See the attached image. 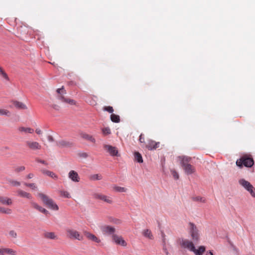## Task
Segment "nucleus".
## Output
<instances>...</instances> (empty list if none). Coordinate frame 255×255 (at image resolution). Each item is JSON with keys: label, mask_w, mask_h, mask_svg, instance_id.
<instances>
[{"label": "nucleus", "mask_w": 255, "mask_h": 255, "mask_svg": "<svg viewBox=\"0 0 255 255\" xmlns=\"http://www.w3.org/2000/svg\"><path fill=\"white\" fill-rule=\"evenodd\" d=\"M24 185L27 187L31 188L33 190H36L37 189V187L35 183H24Z\"/></svg>", "instance_id": "nucleus-35"}, {"label": "nucleus", "mask_w": 255, "mask_h": 255, "mask_svg": "<svg viewBox=\"0 0 255 255\" xmlns=\"http://www.w3.org/2000/svg\"><path fill=\"white\" fill-rule=\"evenodd\" d=\"M79 156L81 157L86 158L88 156V154L86 152H81L79 153Z\"/></svg>", "instance_id": "nucleus-46"}, {"label": "nucleus", "mask_w": 255, "mask_h": 255, "mask_svg": "<svg viewBox=\"0 0 255 255\" xmlns=\"http://www.w3.org/2000/svg\"><path fill=\"white\" fill-rule=\"evenodd\" d=\"M68 177L74 182H78L80 181V177L78 173L74 170L69 171Z\"/></svg>", "instance_id": "nucleus-15"}, {"label": "nucleus", "mask_w": 255, "mask_h": 255, "mask_svg": "<svg viewBox=\"0 0 255 255\" xmlns=\"http://www.w3.org/2000/svg\"><path fill=\"white\" fill-rule=\"evenodd\" d=\"M10 112L5 109H0V115L1 116H6L7 117L10 116Z\"/></svg>", "instance_id": "nucleus-33"}, {"label": "nucleus", "mask_w": 255, "mask_h": 255, "mask_svg": "<svg viewBox=\"0 0 255 255\" xmlns=\"http://www.w3.org/2000/svg\"><path fill=\"white\" fill-rule=\"evenodd\" d=\"M17 252L9 248L2 247L0 248V255H16Z\"/></svg>", "instance_id": "nucleus-11"}, {"label": "nucleus", "mask_w": 255, "mask_h": 255, "mask_svg": "<svg viewBox=\"0 0 255 255\" xmlns=\"http://www.w3.org/2000/svg\"><path fill=\"white\" fill-rule=\"evenodd\" d=\"M47 139L49 142H53L54 141V139L53 137V136L51 135H48L47 136Z\"/></svg>", "instance_id": "nucleus-50"}, {"label": "nucleus", "mask_w": 255, "mask_h": 255, "mask_svg": "<svg viewBox=\"0 0 255 255\" xmlns=\"http://www.w3.org/2000/svg\"><path fill=\"white\" fill-rule=\"evenodd\" d=\"M56 145L60 148L69 147L73 145L72 142L65 140H60L56 142Z\"/></svg>", "instance_id": "nucleus-14"}, {"label": "nucleus", "mask_w": 255, "mask_h": 255, "mask_svg": "<svg viewBox=\"0 0 255 255\" xmlns=\"http://www.w3.org/2000/svg\"><path fill=\"white\" fill-rule=\"evenodd\" d=\"M171 173L175 179H178L179 178L178 173L175 170L171 169Z\"/></svg>", "instance_id": "nucleus-41"}, {"label": "nucleus", "mask_w": 255, "mask_h": 255, "mask_svg": "<svg viewBox=\"0 0 255 255\" xmlns=\"http://www.w3.org/2000/svg\"><path fill=\"white\" fill-rule=\"evenodd\" d=\"M67 237L71 239H76L79 241L83 240V236L79 233L73 229H68L66 230Z\"/></svg>", "instance_id": "nucleus-7"}, {"label": "nucleus", "mask_w": 255, "mask_h": 255, "mask_svg": "<svg viewBox=\"0 0 255 255\" xmlns=\"http://www.w3.org/2000/svg\"><path fill=\"white\" fill-rule=\"evenodd\" d=\"M0 202L3 205H10L12 204V200L7 197L0 196Z\"/></svg>", "instance_id": "nucleus-20"}, {"label": "nucleus", "mask_w": 255, "mask_h": 255, "mask_svg": "<svg viewBox=\"0 0 255 255\" xmlns=\"http://www.w3.org/2000/svg\"><path fill=\"white\" fill-rule=\"evenodd\" d=\"M104 148L106 150H107V151L110 153V154L111 156H119V153H118V150L116 147L110 145L106 144V145H104Z\"/></svg>", "instance_id": "nucleus-12"}, {"label": "nucleus", "mask_w": 255, "mask_h": 255, "mask_svg": "<svg viewBox=\"0 0 255 255\" xmlns=\"http://www.w3.org/2000/svg\"><path fill=\"white\" fill-rule=\"evenodd\" d=\"M58 99L64 103L66 98L64 97L63 95H60L58 96Z\"/></svg>", "instance_id": "nucleus-47"}, {"label": "nucleus", "mask_w": 255, "mask_h": 255, "mask_svg": "<svg viewBox=\"0 0 255 255\" xmlns=\"http://www.w3.org/2000/svg\"><path fill=\"white\" fill-rule=\"evenodd\" d=\"M40 212L43 213H44L45 214H47L49 213L48 211L47 210H46L45 209L43 208L42 209V210L40 211Z\"/></svg>", "instance_id": "nucleus-53"}, {"label": "nucleus", "mask_w": 255, "mask_h": 255, "mask_svg": "<svg viewBox=\"0 0 255 255\" xmlns=\"http://www.w3.org/2000/svg\"><path fill=\"white\" fill-rule=\"evenodd\" d=\"M25 144L27 147L32 150H38L41 148V145L37 141L26 140L25 141Z\"/></svg>", "instance_id": "nucleus-9"}, {"label": "nucleus", "mask_w": 255, "mask_h": 255, "mask_svg": "<svg viewBox=\"0 0 255 255\" xmlns=\"http://www.w3.org/2000/svg\"><path fill=\"white\" fill-rule=\"evenodd\" d=\"M100 229L103 235H115L116 229L113 227L108 225H101L100 226Z\"/></svg>", "instance_id": "nucleus-8"}, {"label": "nucleus", "mask_w": 255, "mask_h": 255, "mask_svg": "<svg viewBox=\"0 0 255 255\" xmlns=\"http://www.w3.org/2000/svg\"><path fill=\"white\" fill-rule=\"evenodd\" d=\"M192 200L194 201L199 202L201 203H205L206 202V199L200 196L193 197L192 198Z\"/></svg>", "instance_id": "nucleus-32"}, {"label": "nucleus", "mask_w": 255, "mask_h": 255, "mask_svg": "<svg viewBox=\"0 0 255 255\" xmlns=\"http://www.w3.org/2000/svg\"><path fill=\"white\" fill-rule=\"evenodd\" d=\"M41 171L43 174H45L49 177H51V178L54 179H58V176L53 172L46 169H42Z\"/></svg>", "instance_id": "nucleus-21"}, {"label": "nucleus", "mask_w": 255, "mask_h": 255, "mask_svg": "<svg viewBox=\"0 0 255 255\" xmlns=\"http://www.w3.org/2000/svg\"><path fill=\"white\" fill-rule=\"evenodd\" d=\"M0 75L3 78H4L5 80H9V78H8V77L7 76V75L6 74V73L4 72L2 69H1V68L0 67Z\"/></svg>", "instance_id": "nucleus-37"}, {"label": "nucleus", "mask_w": 255, "mask_h": 255, "mask_svg": "<svg viewBox=\"0 0 255 255\" xmlns=\"http://www.w3.org/2000/svg\"><path fill=\"white\" fill-rule=\"evenodd\" d=\"M52 108H53L54 110L58 111L60 110V107L59 105L56 104H53L51 106Z\"/></svg>", "instance_id": "nucleus-48"}, {"label": "nucleus", "mask_w": 255, "mask_h": 255, "mask_svg": "<svg viewBox=\"0 0 255 255\" xmlns=\"http://www.w3.org/2000/svg\"><path fill=\"white\" fill-rule=\"evenodd\" d=\"M24 169H25V167L22 166H20V167H17L16 169V171L17 172H20V171H23Z\"/></svg>", "instance_id": "nucleus-49"}, {"label": "nucleus", "mask_w": 255, "mask_h": 255, "mask_svg": "<svg viewBox=\"0 0 255 255\" xmlns=\"http://www.w3.org/2000/svg\"><path fill=\"white\" fill-rule=\"evenodd\" d=\"M0 212L6 214H10L12 213V211L10 209L0 207Z\"/></svg>", "instance_id": "nucleus-31"}, {"label": "nucleus", "mask_w": 255, "mask_h": 255, "mask_svg": "<svg viewBox=\"0 0 255 255\" xmlns=\"http://www.w3.org/2000/svg\"><path fill=\"white\" fill-rule=\"evenodd\" d=\"M111 120L114 123H118L120 122V116L114 114L111 115Z\"/></svg>", "instance_id": "nucleus-28"}, {"label": "nucleus", "mask_w": 255, "mask_h": 255, "mask_svg": "<svg viewBox=\"0 0 255 255\" xmlns=\"http://www.w3.org/2000/svg\"><path fill=\"white\" fill-rule=\"evenodd\" d=\"M17 192L18 196H19L21 197L26 198L29 199H30L32 198V196L30 193H27L25 191H24L22 190L19 189L17 190Z\"/></svg>", "instance_id": "nucleus-19"}, {"label": "nucleus", "mask_w": 255, "mask_h": 255, "mask_svg": "<svg viewBox=\"0 0 255 255\" xmlns=\"http://www.w3.org/2000/svg\"><path fill=\"white\" fill-rule=\"evenodd\" d=\"M64 103L69 104L71 105H74L76 104V101L75 100L68 98H66Z\"/></svg>", "instance_id": "nucleus-39"}, {"label": "nucleus", "mask_w": 255, "mask_h": 255, "mask_svg": "<svg viewBox=\"0 0 255 255\" xmlns=\"http://www.w3.org/2000/svg\"><path fill=\"white\" fill-rule=\"evenodd\" d=\"M85 236L90 240L93 241L96 243H99L101 242V240L95 236L94 234H91L89 232H84Z\"/></svg>", "instance_id": "nucleus-17"}, {"label": "nucleus", "mask_w": 255, "mask_h": 255, "mask_svg": "<svg viewBox=\"0 0 255 255\" xmlns=\"http://www.w3.org/2000/svg\"><path fill=\"white\" fill-rule=\"evenodd\" d=\"M38 195L42 200L44 204L46 205L49 209L55 211L58 210L59 208L58 206L52 199L50 198L48 196L43 193H39Z\"/></svg>", "instance_id": "nucleus-4"}, {"label": "nucleus", "mask_w": 255, "mask_h": 255, "mask_svg": "<svg viewBox=\"0 0 255 255\" xmlns=\"http://www.w3.org/2000/svg\"><path fill=\"white\" fill-rule=\"evenodd\" d=\"M134 158L138 163H142L143 162L142 157L141 155L138 152H135Z\"/></svg>", "instance_id": "nucleus-29"}, {"label": "nucleus", "mask_w": 255, "mask_h": 255, "mask_svg": "<svg viewBox=\"0 0 255 255\" xmlns=\"http://www.w3.org/2000/svg\"><path fill=\"white\" fill-rule=\"evenodd\" d=\"M31 205L32 206V207L35 208V209L38 210L39 211H41L42 209L43 208V207H42L41 206L38 205L37 203H35V202H31Z\"/></svg>", "instance_id": "nucleus-38"}, {"label": "nucleus", "mask_w": 255, "mask_h": 255, "mask_svg": "<svg viewBox=\"0 0 255 255\" xmlns=\"http://www.w3.org/2000/svg\"><path fill=\"white\" fill-rule=\"evenodd\" d=\"M18 131L20 133H32L33 132V129L30 128H26L24 127H19L17 128Z\"/></svg>", "instance_id": "nucleus-22"}, {"label": "nucleus", "mask_w": 255, "mask_h": 255, "mask_svg": "<svg viewBox=\"0 0 255 255\" xmlns=\"http://www.w3.org/2000/svg\"><path fill=\"white\" fill-rule=\"evenodd\" d=\"M103 110L105 111H107L110 113H113L114 112V109L111 106H105L104 107Z\"/></svg>", "instance_id": "nucleus-40"}, {"label": "nucleus", "mask_w": 255, "mask_h": 255, "mask_svg": "<svg viewBox=\"0 0 255 255\" xmlns=\"http://www.w3.org/2000/svg\"><path fill=\"white\" fill-rule=\"evenodd\" d=\"M82 137L88 140V141H90L93 143H95L96 142V140L90 134H88L87 133H83L82 134Z\"/></svg>", "instance_id": "nucleus-25"}, {"label": "nucleus", "mask_w": 255, "mask_h": 255, "mask_svg": "<svg viewBox=\"0 0 255 255\" xmlns=\"http://www.w3.org/2000/svg\"><path fill=\"white\" fill-rule=\"evenodd\" d=\"M34 177V174L33 173H29L27 176V178L31 179Z\"/></svg>", "instance_id": "nucleus-54"}, {"label": "nucleus", "mask_w": 255, "mask_h": 255, "mask_svg": "<svg viewBox=\"0 0 255 255\" xmlns=\"http://www.w3.org/2000/svg\"><path fill=\"white\" fill-rule=\"evenodd\" d=\"M206 251V248L204 246H199L198 249H196L195 246L194 247V250H192V252L195 255H203Z\"/></svg>", "instance_id": "nucleus-16"}, {"label": "nucleus", "mask_w": 255, "mask_h": 255, "mask_svg": "<svg viewBox=\"0 0 255 255\" xmlns=\"http://www.w3.org/2000/svg\"><path fill=\"white\" fill-rule=\"evenodd\" d=\"M13 104L15 107V108L18 109L25 110L27 109V108L24 104L20 102L16 101H13Z\"/></svg>", "instance_id": "nucleus-23"}, {"label": "nucleus", "mask_w": 255, "mask_h": 255, "mask_svg": "<svg viewBox=\"0 0 255 255\" xmlns=\"http://www.w3.org/2000/svg\"><path fill=\"white\" fill-rule=\"evenodd\" d=\"M113 241L117 244L125 247L127 246V243L124 240L122 236H119L116 234L112 236Z\"/></svg>", "instance_id": "nucleus-13"}, {"label": "nucleus", "mask_w": 255, "mask_h": 255, "mask_svg": "<svg viewBox=\"0 0 255 255\" xmlns=\"http://www.w3.org/2000/svg\"><path fill=\"white\" fill-rule=\"evenodd\" d=\"M45 238L51 240L57 239V236L55 235L54 232H46L44 234Z\"/></svg>", "instance_id": "nucleus-24"}, {"label": "nucleus", "mask_w": 255, "mask_h": 255, "mask_svg": "<svg viewBox=\"0 0 255 255\" xmlns=\"http://www.w3.org/2000/svg\"><path fill=\"white\" fill-rule=\"evenodd\" d=\"M206 255H213L212 251H208L206 252Z\"/></svg>", "instance_id": "nucleus-55"}, {"label": "nucleus", "mask_w": 255, "mask_h": 255, "mask_svg": "<svg viewBox=\"0 0 255 255\" xmlns=\"http://www.w3.org/2000/svg\"><path fill=\"white\" fill-rule=\"evenodd\" d=\"M9 183L11 185L14 186H18L20 185V183L19 182L14 180H10Z\"/></svg>", "instance_id": "nucleus-44"}, {"label": "nucleus", "mask_w": 255, "mask_h": 255, "mask_svg": "<svg viewBox=\"0 0 255 255\" xmlns=\"http://www.w3.org/2000/svg\"><path fill=\"white\" fill-rule=\"evenodd\" d=\"M36 161L37 162H39V163H42V164H43L44 165H48V163L47 162H46L45 161L43 160H42V159H40L39 158H36Z\"/></svg>", "instance_id": "nucleus-45"}, {"label": "nucleus", "mask_w": 255, "mask_h": 255, "mask_svg": "<svg viewBox=\"0 0 255 255\" xmlns=\"http://www.w3.org/2000/svg\"><path fill=\"white\" fill-rule=\"evenodd\" d=\"M60 193L61 195L63 197L68 198H70L71 197L70 194L67 191H61Z\"/></svg>", "instance_id": "nucleus-42"}, {"label": "nucleus", "mask_w": 255, "mask_h": 255, "mask_svg": "<svg viewBox=\"0 0 255 255\" xmlns=\"http://www.w3.org/2000/svg\"><path fill=\"white\" fill-rule=\"evenodd\" d=\"M159 142H156L153 140H149L146 146L149 150L156 149L159 147Z\"/></svg>", "instance_id": "nucleus-18"}, {"label": "nucleus", "mask_w": 255, "mask_h": 255, "mask_svg": "<svg viewBox=\"0 0 255 255\" xmlns=\"http://www.w3.org/2000/svg\"><path fill=\"white\" fill-rule=\"evenodd\" d=\"M103 134L106 135L111 134V129L109 127L104 128L102 129Z\"/></svg>", "instance_id": "nucleus-36"}, {"label": "nucleus", "mask_w": 255, "mask_h": 255, "mask_svg": "<svg viewBox=\"0 0 255 255\" xmlns=\"http://www.w3.org/2000/svg\"><path fill=\"white\" fill-rule=\"evenodd\" d=\"M177 158L180 161L181 166L186 174L188 175H191L195 172V167L190 163L192 159L191 157L185 155H181L178 156Z\"/></svg>", "instance_id": "nucleus-1"}, {"label": "nucleus", "mask_w": 255, "mask_h": 255, "mask_svg": "<svg viewBox=\"0 0 255 255\" xmlns=\"http://www.w3.org/2000/svg\"><path fill=\"white\" fill-rule=\"evenodd\" d=\"M193 240L191 241L187 239L179 238L178 243L182 249L192 252L194 250V244Z\"/></svg>", "instance_id": "nucleus-3"}, {"label": "nucleus", "mask_w": 255, "mask_h": 255, "mask_svg": "<svg viewBox=\"0 0 255 255\" xmlns=\"http://www.w3.org/2000/svg\"><path fill=\"white\" fill-rule=\"evenodd\" d=\"M113 190L118 192H126L127 191V189L120 186L115 185L113 186Z\"/></svg>", "instance_id": "nucleus-26"}, {"label": "nucleus", "mask_w": 255, "mask_h": 255, "mask_svg": "<svg viewBox=\"0 0 255 255\" xmlns=\"http://www.w3.org/2000/svg\"><path fill=\"white\" fill-rule=\"evenodd\" d=\"M239 183L245 189L250 193L253 197H255V188L249 181L244 179H241L239 180Z\"/></svg>", "instance_id": "nucleus-6"}, {"label": "nucleus", "mask_w": 255, "mask_h": 255, "mask_svg": "<svg viewBox=\"0 0 255 255\" xmlns=\"http://www.w3.org/2000/svg\"><path fill=\"white\" fill-rule=\"evenodd\" d=\"M56 92L58 94H59V95L66 94V91L64 90L63 87H62L61 88L57 89Z\"/></svg>", "instance_id": "nucleus-43"}, {"label": "nucleus", "mask_w": 255, "mask_h": 255, "mask_svg": "<svg viewBox=\"0 0 255 255\" xmlns=\"http://www.w3.org/2000/svg\"><path fill=\"white\" fill-rule=\"evenodd\" d=\"M139 140L140 142H144V138L142 136V134H141L139 136Z\"/></svg>", "instance_id": "nucleus-52"}, {"label": "nucleus", "mask_w": 255, "mask_h": 255, "mask_svg": "<svg viewBox=\"0 0 255 255\" xmlns=\"http://www.w3.org/2000/svg\"><path fill=\"white\" fill-rule=\"evenodd\" d=\"M8 235L10 238L13 239H16L17 237V234L16 232L14 230H10L8 232Z\"/></svg>", "instance_id": "nucleus-34"}, {"label": "nucleus", "mask_w": 255, "mask_h": 255, "mask_svg": "<svg viewBox=\"0 0 255 255\" xmlns=\"http://www.w3.org/2000/svg\"><path fill=\"white\" fill-rule=\"evenodd\" d=\"M93 197L96 199L102 200L108 204L113 203V200L110 197L107 196L101 193H94L93 194Z\"/></svg>", "instance_id": "nucleus-10"}, {"label": "nucleus", "mask_w": 255, "mask_h": 255, "mask_svg": "<svg viewBox=\"0 0 255 255\" xmlns=\"http://www.w3.org/2000/svg\"><path fill=\"white\" fill-rule=\"evenodd\" d=\"M142 234L145 237L149 239H152L153 238L151 231L148 229H146L144 230L142 232Z\"/></svg>", "instance_id": "nucleus-27"}, {"label": "nucleus", "mask_w": 255, "mask_h": 255, "mask_svg": "<svg viewBox=\"0 0 255 255\" xmlns=\"http://www.w3.org/2000/svg\"><path fill=\"white\" fill-rule=\"evenodd\" d=\"M35 132L38 135H40L42 133V130L39 128H36Z\"/></svg>", "instance_id": "nucleus-51"}, {"label": "nucleus", "mask_w": 255, "mask_h": 255, "mask_svg": "<svg viewBox=\"0 0 255 255\" xmlns=\"http://www.w3.org/2000/svg\"><path fill=\"white\" fill-rule=\"evenodd\" d=\"M188 231L193 241L198 242L200 238V233L197 227L194 223L189 222L188 226Z\"/></svg>", "instance_id": "nucleus-2"}, {"label": "nucleus", "mask_w": 255, "mask_h": 255, "mask_svg": "<svg viewBox=\"0 0 255 255\" xmlns=\"http://www.w3.org/2000/svg\"><path fill=\"white\" fill-rule=\"evenodd\" d=\"M236 164L240 167H242L243 165L246 167H251L254 164V160L252 158L243 156L237 160Z\"/></svg>", "instance_id": "nucleus-5"}, {"label": "nucleus", "mask_w": 255, "mask_h": 255, "mask_svg": "<svg viewBox=\"0 0 255 255\" xmlns=\"http://www.w3.org/2000/svg\"><path fill=\"white\" fill-rule=\"evenodd\" d=\"M90 178L92 180H100L102 179V176L99 174H96L91 175Z\"/></svg>", "instance_id": "nucleus-30"}]
</instances>
